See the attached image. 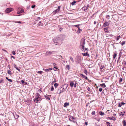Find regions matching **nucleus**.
Here are the masks:
<instances>
[{"label":"nucleus","instance_id":"61","mask_svg":"<svg viewBox=\"0 0 126 126\" xmlns=\"http://www.w3.org/2000/svg\"><path fill=\"white\" fill-rule=\"evenodd\" d=\"M109 32V31H108V30H107V31H106L105 32H106L107 33H108Z\"/></svg>","mask_w":126,"mask_h":126},{"label":"nucleus","instance_id":"45","mask_svg":"<svg viewBox=\"0 0 126 126\" xmlns=\"http://www.w3.org/2000/svg\"><path fill=\"white\" fill-rule=\"evenodd\" d=\"M7 80L8 81L10 82H12V80L11 79H8Z\"/></svg>","mask_w":126,"mask_h":126},{"label":"nucleus","instance_id":"53","mask_svg":"<svg viewBox=\"0 0 126 126\" xmlns=\"http://www.w3.org/2000/svg\"><path fill=\"white\" fill-rule=\"evenodd\" d=\"M104 68V66H101L100 67V69H102Z\"/></svg>","mask_w":126,"mask_h":126},{"label":"nucleus","instance_id":"27","mask_svg":"<svg viewBox=\"0 0 126 126\" xmlns=\"http://www.w3.org/2000/svg\"><path fill=\"white\" fill-rule=\"evenodd\" d=\"M7 72L8 73L9 75H11L12 74V73L11 71L10 70H8L7 71Z\"/></svg>","mask_w":126,"mask_h":126},{"label":"nucleus","instance_id":"29","mask_svg":"<svg viewBox=\"0 0 126 126\" xmlns=\"http://www.w3.org/2000/svg\"><path fill=\"white\" fill-rule=\"evenodd\" d=\"M58 86V84L57 83H55L54 84V86L55 88H56Z\"/></svg>","mask_w":126,"mask_h":126},{"label":"nucleus","instance_id":"25","mask_svg":"<svg viewBox=\"0 0 126 126\" xmlns=\"http://www.w3.org/2000/svg\"><path fill=\"white\" fill-rule=\"evenodd\" d=\"M66 68H67L68 70H69L70 68V65H66Z\"/></svg>","mask_w":126,"mask_h":126},{"label":"nucleus","instance_id":"24","mask_svg":"<svg viewBox=\"0 0 126 126\" xmlns=\"http://www.w3.org/2000/svg\"><path fill=\"white\" fill-rule=\"evenodd\" d=\"M82 9L83 10L85 11V10H87V7L86 6H84L82 8Z\"/></svg>","mask_w":126,"mask_h":126},{"label":"nucleus","instance_id":"56","mask_svg":"<svg viewBox=\"0 0 126 126\" xmlns=\"http://www.w3.org/2000/svg\"><path fill=\"white\" fill-rule=\"evenodd\" d=\"M97 21H94V24L95 25L96 24L97 22Z\"/></svg>","mask_w":126,"mask_h":126},{"label":"nucleus","instance_id":"17","mask_svg":"<svg viewBox=\"0 0 126 126\" xmlns=\"http://www.w3.org/2000/svg\"><path fill=\"white\" fill-rule=\"evenodd\" d=\"M125 112L124 111L123 112H121L120 113V114L121 116H123L124 114H125Z\"/></svg>","mask_w":126,"mask_h":126},{"label":"nucleus","instance_id":"40","mask_svg":"<svg viewBox=\"0 0 126 126\" xmlns=\"http://www.w3.org/2000/svg\"><path fill=\"white\" fill-rule=\"evenodd\" d=\"M95 113V112L94 111H93L92 113V114L93 115H94Z\"/></svg>","mask_w":126,"mask_h":126},{"label":"nucleus","instance_id":"8","mask_svg":"<svg viewBox=\"0 0 126 126\" xmlns=\"http://www.w3.org/2000/svg\"><path fill=\"white\" fill-rule=\"evenodd\" d=\"M109 23L108 22H105L103 24V26L104 27H106L107 26H109Z\"/></svg>","mask_w":126,"mask_h":126},{"label":"nucleus","instance_id":"50","mask_svg":"<svg viewBox=\"0 0 126 126\" xmlns=\"http://www.w3.org/2000/svg\"><path fill=\"white\" fill-rule=\"evenodd\" d=\"M77 83L75 82V83H74V86L75 87H76Z\"/></svg>","mask_w":126,"mask_h":126},{"label":"nucleus","instance_id":"34","mask_svg":"<svg viewBox=\"0 0 126 126\" xmlns=\"http://www.w3.org/2000/svg\"><path fill=\"white\" fill-rule=\"evenodd\" d=\"M20 67H19V68L18 67H16V69L17 70H18L19 72H20Z\"/></svg>","mask_w":126,"mask_h":126},{"label":"nucleus","instance_id":"46","mask_svg":"<svg viewBox=\"0 0 126 126\" xmlns=\"http://www.w3.org/2000/svg\"><path fill=\"white\" fill-rule=\"evenodd\" d=\"M102 88H99V90L100 92H101L102 91Z\"/></svg>","mask_w":126,"mask_h":126},{"label":"nucleus","instance_id":"58","mask_svg":"<svg viewBox=\"0 0 126 126\" xmlns=\"http://www.w3.org/2000/svg\"><path fill=\"white\" fill-rule=\"evenodd\" d=\"M89 56H90L89 55L87 52V57H89Z\"/></svg>","mask_w":126,"mask_h":126},{"label":"nucleus","instance_id":"10","mask_svg":"<svg viewBox=\"0 0 126 126\" xmlns=\"http://www.w3.org/2000/svg\"><path fill=\"white\" fill-rule=\"evenodd\" d=\"M53 65L54 66V70L55 71L57 70L58 69V67L57 66H56V64L55 63H54L53 64Z\"/></svg>","mask_w":126,"mask_h":126},{"label":"nucleus","instance_id":"2","mask_svg":"<svg viewBox=\"0 0 126 126\" xmlns=\"http://www.w3.org/2000/svg\"><path fill=\"white\" fill-rule=\"evenodd\" d=\"M34 99V102L37 103L41 101L42 99L41 98V96L39 94L37 93Z\"/></svg>","mask_w":126,"mask_h":126},{"label":"nucleus","instance_id":"32","mask_svg":"<svg viewBox=\"0 0 126 126\" xmlns=\"http://www.w3.org/2000/svg\"><path fill=\"white\" fill-rule=\"evenodd\" d=\"M106 123L107 124V126H112L111 125H110V123L108 122H107Z\"/></svg>","mask_w":126,"mask_h":126},{"label":"nucleus","instance_id":"4","mask_svg":"<svg viewBox=\"0 0 126 126\" xmlns=\"http://www.w3.org/2000/svg\"><path fill=\"white\" fill-rule=\"evenodd\" d=\"M17 12L18 14H19L23 12L24 10L23 9L18 8L17 9Z\"/></svg>","mask_w":126,"mask_h":126},{"label":"nucleus","instance_id":"23","mask_svg":"<svg viewBox=\"0 0 126 126\" xmlns=\"http://www.w3.org/2000/svg\"><path fill=\"white\" fill-rule=\"evenodd\" d=\"M123 124L124 126H126V122L125 121V120H124L123 121Z\"/></svg>","mask_w":126,"mask_h":126},{"label":"nucleus","instance_id":"7","mask_svg":"<svg viewBox=\"0 0 126 126\" xmlns=\"http://www.w3.org/2000/svg\"><path fill=\"white\" fill-rule=\"evenodd\" d=\"M64 88H63L62 87H61L60 88V91L59 92V94H60V93L63 92L65 90L64 89Z\"/></svg>","mask_w":126,"mask_h":126},{"label":"nucleus","instance_id":"9","mask_svg":"<svg viewBox=\"0 0 126 126\" xmlns=\"http://www.w3.org/2000/svg\"><path fill=\"white\" fill-rule=\"evenodd\" d=\"M114 54L113 55V59H114L116 57V56H117V52L116 51H115L113 52Z\"/></svg>","mask_w":126,"mask_h":126},{"label":"nucleus","instance_id":"22","mask_svg":"<svg viewBox=\"0 0 126 126\" xmlns=\"http://www.w3.org/2000/svg\"><path fill=\"white\" fill-rule=\"evenodd\" d=\"M69 58L71 61H72V63H74V61L73 59V58L71 56H70Z\"/></svg>","mask_w":126,"mask_h":126},{"label":"nucleus","instance_id":"39","mask_svg":"<svg viewBox=\"0 0 126 126\" xmlns=\"http://www.w3.org/2000/svg\"><path fill=\"white\" fill-rule=\"evenodd\" d=\"M54 88L53 86H52L51 87L50 90L51 91H53L54 90Z\"/></svg>","mask_w":126,"mask_h":126},{"label":"nucleus","instance_id":"48","mask_svg":"<svg viewBox=\"0 0 126 126\" xmlns=\"http://www.w3.org/2000/svg\"><path fill=\"white\" fill-rule=\"evenodd\" d=\"M12 53L14 55H15L16 54V53H15V51H13V52H12Z\"/></svg>","mask_w":126,"mask_h":126},{"label":"nucleus","instance_id":"60","mask_svg":"<svg viewBox=\"0 0 126 126\" xmlns=\"http://www.w3.org/2000/svg\"><path fill=\"white\" fill-rule=\"evenodd\" d=\"M109 35L110 36H111V37H112L113 36V35L112 34H110V35Z\"/></svg>","mask_w":126,"mask_h":126},{"label":"nucleus","instance_id":"59","mask_svg":"<svg viewBox=\"0 0 126 126\" xmlns=\"http://www.w3.org/2000/svg\"><path fill=\"white\" fill-rule=\"evenodd\" d=\"M11 58H13V59H15V57H14V56H11Z\"/></svg>","mask_w":126,"mask_h":126},{"label":"nucleus","instance_id":"51","mask_svg":"<svg viewBox=\"0 0 126 126\" xmlns=\"http://www.w3.org/2000/svg\"><path fill=\"white\" fill-rule=\"evenodd\" d=\"M16 23H21V22L20 21H16L15 22Z\"/></svg>","mask_w":126,"mask_h":126},{"label":"nucleus","instance_id":"64","mask_svg":"<svg viewBox=\"0 0 126 126\" xmlns=\"http://www.w3.org/2000/svg\"><path fill=\"white\" fill-rule=\"evenodd\" d=\"M124 64L126 66V62H125V63H124Z\"/></svg>","mask_w":126,"mask_h":126},{"label":"nucleus","instance_id":"33","mask_svg":"<svg viewBox=\"0 0 126 126\" xmlns=\"http://www.w3.org/2000/svg\"><path fill=\"white\" fill-rule=\"evenodd\" d=\"M59 11H58V10L57 9H56L54 11V13H58V12H59Z\"/></svg>","mask_w":126,"mask_h":126},{"label":"nucleus","instance_id":"30","mask_svg":"<svg viewBox=\"0 0 126 126\" xmlns=\"http://www.w3.org/2000/svg\"><path fill=\"white\" fill-rule=\"evenodd\" d=\"M76 3V1H74L73 2H72L71 3V4L72 5H74L75 3Z\"/></svg>","mask_w":126,"mask_h":126},{"label":"nucleus","instance_id":"16","mask_svg":"<svg viewBox=\"0 0 126 126\" xmlns=\"http://www.w3.org/2000/svg\"><path fill=\"white\" fill-rule=\"evenodd\" d=\"M21 82H22V84L26 85L27 84V82L25 81H24L23 80H21Z\"/></svg>","mask_w":126,"mask_h":126},{"label":"nucleus","instance_id":"19","mask_svg":"<svg viewBox=\"0 0 126 126\" xmlns=\"http://www.w3.org/2000/svg\"><path fill=\"white\" fill-rule=\"evenodd\" d=\"M121 38V36L120 35H119L118 36H117L115 38L117 40H118L119 39Z\"/></svg>","mask_w":126,"mask_h":126},{"label":"nucleus","instance_id":"36","mask_svg":"<svg viewBox=\"0 0 126 126\" xmlns=\"http://www.w3.org/2000/svg\"><path fill=\"white\" fill-rule=\"evenodd\" d=\"M110 16L109 15H107L106 16V18H107L108 19H110Z\"/></svg>","mask_w":126,"mask_h":126},{"label":"nucleus","instance_id":"18","mask_svg":"<svg viewBox=\"0 0 126 126\" xmlns=\"http://www.w3.org/2000/svg\"><path fill=\"white\" fill-rule=\"evenodd\" d=\"M100 85L101 87H103V88H105L106 86L105 85V84L104 83L101 84Z\"/></svg>","mask_w":126,"mask_h":126},{"label":"nucleus","instance_id":"41","mask_svg":"<svg viewBox=\"0 0 126 126\" xmlns=\"http://www.w3.org/2000/svg\"><path fill=\"white\" fill-rule=\"evenodd\" d=\"M122 78H120V80H119V83H121L122 81Z\"/></svg>","mask_w":126,"mask_h":126},{"label":"nucleus","instance_id":"63","mask_svg":"<svg viewBox=\"0 0 126 126\" xmlns=\"http://www.w3.org/2000/svg\"><path fill=\"white\" fill-rule=\"evenodd\" d=\"M84 72L85 73V74H86V73H87V70H85V71Z\"/></svg>","mask_w":126,"mask_h":126},{"label":"nucleus","instance_id":"37","mask_svg":"<svg viewBox=\"0 0 126 126\" xmlns=\"http://www.w3.org/2000/svg\"><path fill=\"white\" fill-rule=\"evenodd\" d=\"M126 42L125 41H123L121 43V45L122 46L123 45H124L125 43Z\"/></svg>","mask_w":126,"mask_h":126},{"label":"nucleus","instance_id":"43","mask_svg":"<svg viewBox=\"0 0 126 126\" xmlns=\"http://www.w3.org/2000/svg\"><path fill=\"white\" fill-rule=\"evenodd\" d=\"M108 27H106L104 28V31L106 32V31L108 30Z\"/></svg>","mask_w":126,"mask_h":126},{"label":"nucleus","instance_id":"47","mask_svg":"<svg viewBox=\"0 0 126 126\" xmlns=\"http://www.w3.org/2000/svg\"><path fill=\"white\" fill-rule=\"evenodd\" d=\"M35 7V5H33L32 6V8H34Z\"/></svg>","mask_w":126,"mask_h":126},{"label":"nucleus","instance_id":"55","mask_svg":"<svg viewBox=\"0 0 126 126\" xmlns=\"http://www.w3.org/2000/svg\"><path fill=\"white\" fill-rule=\"evenodd\" d=\"M121 104L122 105H124L125 104H126V103H124V102H122L121 103Z\"/></svg>","mask_w":126,"mask_h":126},{"label":"nucleus","instance_id":"11","mask_svg":"<svg viewBox=\"0 0 126 126\" xmlns=\"http://www.w3.org/2000/svg\"><path fill=\"white\" fill-rule=\"evenodd\" d=\"M76 61L79 62L80 60V57L78 56H76Z\"/></svg>","mask_w":126,"mask_h":126},{"label":"nucleus","instance_id":"3","mask_svg":"<svg viewBox=\"0 0 126 126\" xmlns=\"http://www.w3.org/2000/svg\"><path fill=\"white\" fill-rule=\"evenodd\" d=\"M85 43V39L84 38H82L81 39V41L80 42V47H81L82 48V50H84V45Z\"/></svg>","mask_w":126,"mask_h":126},{"label":"nucleus","instance_id":"38","mask_svg":"<svg viewBox=\"0 0 126 126\" xmlns=\"http://www.w3.org/2000/svg\"><path fill=\"white\" fill-rule=\"evenodd\" d=\"M82 54L84 56H87V52L84 53H82Z\"/></svg>","mask_w":126,"mask_h":126},{"label":"nucleus","instance_id":"26","mask_svg":"<svg viewBox=\"0 0 126 126\" xmlns=\"http://www.w3.org/2000/svg\"><path fill=\"white\" fill-rule=\"evenodd\" d=\"M87 90L88 91L90 92L91 94H92V91L91 90L90 88L89 87H88L87 88Z\"/></svg>","mask_w":126,"mask_h":126},{"label":"nucleus","instance_id":"20","mask_svg":"<svg viewBox=\"0 0 126 126\" xmlns=\"http://www.w3.org/2000/svg\"><path fill=\"white\" fill-rule=\"evenodd\" d=\"M52 70V69L51 68H50L49 69H46L45 71L46 72H48L50 70Z\"/></svg>","mask_w":126,"mask_h":126},{"label":"nucleus","instance_id":"5","mask_svg":"<svg viewBox=\"0 0 126 126\" xmlns=\"http://www.w3.org/2000/svg\"><path fill=\"white\" fill-rule=\"evenodd\" d=\"M68 117L69 118V120L70 121H72L74 123H75L76 122L74 120H75L74 118L73 117V116L71 115L69 116Z\"/></svg>","mask_w":126,"mask_h":126},{"label":"nucleus","instance_id":"62","mask_svg":"<svg viewBox=\"0 0 126 126\" xmlns=\"http://www.w3.org/2000/svg\"><path fill=\"white\" fill-rule=\"evenodd\" d=\"M87 80L88 81H89V82H90L91 81V80H89L87 78Z\"/></svg>","mask_w":126,"mask_h":126},{"label":"nucleus","instance_id":"15","mask_svg":"<svg viewBox=\"0 0 126 126\" xmlns=\"http://www.w3.org/2000/svg\"><path fill=\"white\" fill-rule=\"evenodd\" d=\"M69 105V103H68L67 102H65L63 106L64 107H66L67 106H68Z\"/></svg>","mask_w":126,"mask_h":126},{"label":"nucleus","instance_id":"35","mask_svg":"<svg viewBox=\"0 0 126 126\" xmlns=\"http://www.w3.org/2000/svg\"><path fill=\"white\" fill-rule=\"evenodd\" d=\"M79 25L78 24L77 25H74V26H75V27L78 28V29L79 28Z\"/></svg>","mask_w":126,"mask_h":126},{"label":"nucleus","instance_id":"44","mask_svg":"<svg viewBox=\"0 0 126 126\" xmlns=\"http://www.w3.org/2000/svg\"><path fill=\"white\" fill-rule=\"evenodd\" d=\"M122 106V105L120 103H119V105H118V107H121Z\"/></svg>","mask_w":126,"mask_h":126},{"label":"nucleus","instance_id":"1","mask_svg":"<svg viewBox=\"0 0 126 126\" xmlns=\"http://www.w3.org/2000/svg\"><path fill=\"white\" fill-rule=\"evenodd\" d=\"M53 41L54 43H57L55 44L56 45H61L62 43V39L59 37L57 36L55 37L54 38Z\"/></svg>","mask_w":126,"mask_h":126},{"label":"nucleus","instance_id":"21","mask_svg":"<svg viewBox=\"0 0 126 126\" xmlns=\"http://www.w3.org/2000/svg\"><path fill=\"white\" fill-rule=\"evenodd\" d=\"M78 29H79V30L77 31V33H78L79 34L81 32L82 30L81 29H80V28H79Z\"/></svg>","mask_w":126,"mask_h":126},{"label":"nucleus","instance_id":"49","mask_svg":"<svg viewBox=\"0 0 126 126\" xmlns=\"http://www.w3.org/2000/svg\"><path fill=\"white\" fill-rule=\"evenodd\" d=\"M122 54V52H120L119 54V56L121 57Z\"/></svg>","mask_w":126,"mask_h":126},{"label":"nucleus","instance_id":"28","mask_svg":"<svg viewBox=\"0 0 126 126\" xmlns=\"http://www.w3.org/2000/svg\"><path fill=\"white\" fill-rule=\"evenodd\" d=\"M99 114L100 115L102 116L104 115V113L103 112L101 111H100L99 112Z\"/></svg>","mask_w":126,"mask_h":126},{"label":"nucleus","instance_id":"14","mask_svg":"<svg viewBox=\"0 0 126 126\" xmlns=\"http://www.w3.org/2000/svg\"><path fill=\"white\" fill-rule=\"evenodd\" d=\"M80 76L81 77L85 79H87V77H86V76L84 75L83 74H81L80 75Z\"/></svg>","mask_w":126,"mask_h":126},{"label":"nucleus","instance_id":"31","mask_svg":"<svg viewBox=\"0 0 126 126\" xmlns=\"http://www.w3.org/2000/svg\"><path fill=\"white\" fill-rule=\"evenodd\" d=\"M38 25L39 26H43V24L41 23V21H40L39 22Z\"/></svg>","mask_w":126,"mask_h":126},{"label":"nucleus","instance_id":"6","mask_svg":"<svg viewBox=\"0 0 126 126\" xmlns=\"http://www.w3.org/2000/svg\"><path fill=\"white\" fill-rule=\"evenodd\" d=\"M12 9H13L12 8H8L6 10L5 12L6 13H8L11 12L12 10Z\"/></svg>","mask_w":126,"mask_h":126},{"label":"nucleus","instance_id":"57","mask_svg":"<svg viewBox=\"0 0 126 126\" xmlns=\"http://www.w3.org/2000/svg\"><path fill=\"white\" fill-rule=\"evenodd\" d=\"M14 67L16 68L17 67L16 65L15 64H14Z\"/></svg>","mask_w":126,"mask_h":126},{"label":"nucleus","instance_id":"42","mask_svg":"<svg viewBox=\"0 0 126 126\" xmlns=\"http://www.w3.org/2000/svg\"><path fill=\"white\" fill-rule=\"evenodd\" d=\"M43 71H38L37 72V73L38 74H41L43 73Z\"/></svg>","mask_w":126,"mask_h":126},{"label":"nucleus","instance_id":"54","mask_svg":"<svg viewBox=\"0 0 126 126\" xmlns=\"http://www.w3.org/2000/svg\"><path fill=\"white\" fill-rule=\"evenodd\" d=\"M46 53L47 54H50L51 53V52L49 51H47Z\"/></svg>","mask_w":126,"mask_h":126},{"label":"nucleus","instance_id":"13","mask_svg":"<svg viewBox=\"0 0 126 126\" xmlns=\"http://www.w3.org/2000/svg\"><path fill=\"white\" fill-rule=\"evenodd\" d=\"M74 84V82L73 81H72L70 83V85L71 87H72L73 86Z\"/></svg>","mask_w":126,"mask_h":126},{"label":"nucleus","instance_id":"52","mask_svg":"<svg viewBox=\"0 0 126 126\" xmlns=\"http://www.w3.org/2000/svg\"><path fill=\"white\" fill-rule=\"evenodd\" d=\"M60 6H59L58 7V8L57 9L58 10V11H60Z\"/></svg>","mask_w":126,"mask_h":126},{"label":"nucleus","instance_id":"12","mask_svg":"<svg viewBox=\"0 0 126 126\" xmlns=\"http://www.w3.org/2000/svg\"><path fill=\"white\" fill-rule=\"evenodd\" d=\"M50 95H45V96L46 98L49 100L50 99Z\"/></svg>","mask_w":126,"mask_h":126}]
</instances>
